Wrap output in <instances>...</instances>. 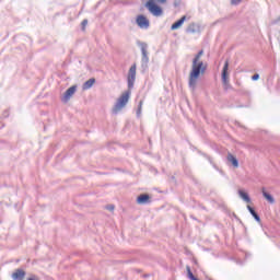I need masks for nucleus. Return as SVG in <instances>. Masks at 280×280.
Instances as JSON below:
<instances>
[{
	"label": "nucleus",
	"mask_w": 280,
	"mask_h": 280,
	"mask_svg": "<svg viewBox=\"0 0 280 280\" xmlns=\"http://www.w3.org/2000/svg\"><path fill=\"white\" fill-rule=\"evenodd\" d=\"M137 80V63H133L128 71L127 75V84H128V91L121 94V96L118 98L116 102L114 108H113V114L117 115L121 108H125L126 104H128L131 95L132 89H135V81Z\"/></svg>",
	"instance_id": "1"
},
{
	"label": "nucleus",
	"mask_w": 280,
	"mask_h": 280,
	"mask_svg": "<svg viewBox=\"0 0 280 280\" xmlns=\"http://www.w3.org/2000/svg\"><path fill=\"white\" fill-rule=\"evenodd\" d=\"M205 50H199L192 59V66L188 81V86L191 89V91H196V84H198V78H200V73H205V71H207V66H205V62L200 60Z\"/></svg>",
	"instance_id": "2"
},
{
	"label": "nucleus",
	"mask_w": 280,
	"mask_h": 280,
	"mask_svg": "<svg viewBox=\"0 0 280 280\" xmlns=\"http://www.w3.org/2000/svg\"><path fill=\"white\" fill-rule=\"evenodd\" d=\"M137 45L140 47V51L142 54L141 68L143 71H148V65L150 63V57L148 56V43L138 40Z\"/></svg>",
	"instance_id": "3"
},
{
	"label": "nucleus",
	"mask_w": 280,
	"mask_h": 280,
	"mask_svg": "<svg viewBox=\"0 0 280 280\" xmlns=\"http://www.w3.org/2000/svg\"><path fill=\"white\" fill-rule=\"evenodd\" d=\"M144 8H147L152 16H163V8L154 2V0L147 1Z\"/></svg>",
	"instance_id": "4"
},
{
	"label": "nucleus",
	"mask_w": 280,
	"mask_h": 280,
	"mask_svg": "<svg viewBox=\"0 0 280 280\" xmlns=\"http://www.w3.org/2000/svg\"><path fill=\"white\" fill-rule=\"evenodd\" d=\"M136 23L140 30H150V20L143 14L137 15Z\"/></svg>",
	"instance_id": "5"
},
{
	"label": "nucleus",
	"mask_w": 280,
	"mask_h": 280,
	"mask_svg": "<svg viewBox=\"0 0 280 280\" xmlns=\"http://www.w3.org/2000/svg\"><path fill=\"white\" fill-rule=\"evenodd\" d=\"M78 91V86L77 85H72L70 86L63 94V96L61 97V102H63L65 104H67V102H69V100H71V97H73V95H75V92Z\"/></svg>",
	"instance_id": "6"
},
{
	"label": "nucleus",
	"mask_w": 280,
	"mask_h": 280,
	"mask_svg": "<svg viewBox=\"0 0 280 280\" xmlns=\"http://www.w3.org/2000/svg\"><path fill=\"white\" fill-rule=\"evenodd\" d=\"M222 83L226 86L229 84V61L224 62L222 69Z\"/></svg>",
	"instance_id": "7"
},
{
	"label": "nucleus",
	"mask_w": 280,
	"mask_h": 280,
	"mask_svg": "<svg viewBox=\"0 0 280 280\" xmlns=\"http://www.w3.org/2000/svg\"><path fill=\"white\" fill-rule=\"evenodd\" d=\"M247 211H249L250 215H253L254 220H256L258 224H261V218L259 217V213H257V210L253 208V206H247Z\"/></svg>",
	"instance_id": "8"
},
{
	"label": "nucleus",
	"mask_w": 280,
	"mask_h": 280,
	"mask_svg": "<svg viewBox=\"0 0 280 280\" xmlns=\"http://www.w3.org/2000/svg\"><path fill=\"white\" fill-rule=\"evenodd\" d=\"M187 21V15H183L179 20H177L175 23L172 24L171 30H178V27L183 26V23Z\"/></svg>",
	"instance_id": "9"
},
{
	"label": "nucleus",
	"mask_w": 280,
	"mask_h": 280,
	"mask_svg": "<svg viewBox=\"0 0 280 280\" xmlns=\"http://www.w3.org/2000/svg\"><path fill=\"white\" fill-rule=\"evenodd\" d=\"M12 279L14 280H24L25 279V271L22 269H18L15 272L12 273Z\"/></svg>",
	"instance_id": "10"
},
{
	"label": "nucleus",
	"mask_w": 280,
	"mask_h": 280,
	"mask_svg": "<svg viewBox=\"0 0 280 280\" xmlns=\"http://www.w3.org/2000/svg\"><path fill=\"white\" fill-rule=\"evenodd\" d=\"M199 31H200V27L196 23H190L186 28L187 34H196V32H199Z\"/></svg>",
	"instance_id": "11"
},
{
	"label": "nucleus",
	"mask_w": 280,
	"mask_h": 280,
	"mask_svg": "<svg viewBox=\"0 0 280 280\" xmlns=\"http://www.w3.org/2000/svg\"><path fill=\"white\" fill-rule=\"evenodd\" d=\"M228 163H231V165H233V167H240V162H237V158L234 156L233 154L229 153L228 154Z\"/></svg>",
	"instance_id": "12"
},
{
	"label": "nucleus",
	"mask_w": 280,
	"mask_h": 280,
	"mask_svg": "<svg viewBox=\"0 0 280 280\" xmlns=\"http://www.w3.org/2000/svg\"><path fill=\"white\" fill-rule=\"evenodd\" d=\"M138 205H148L150 202V195H140L137 198Z\"/></svg>",
	"instance_id": "13"
},
{
	"label": "nucleus",
	"mask_w": 280,
	"mask_h": 280,
	"mask_svg": "<svg viewBox=\"0 0 280 280\" xmlns=\"http://www.w3.org/2000/svg\"><path fill=\"white\" fill-rule=\"evenodd\" d=\"M93 84H95V78L85 81L82 86L83 91H89V89H91Z\"/></svg>",
	"instance_id": "14"
},
{
	"label": "nucleus",
	"mask_w": 280,
	"mask_h": 280,
	"mask_svg": "<svg viewBox=\"0 0 280 280\" xmlns=\"http://www.w3.org/2000/svg\"><path fill=\"white\" fill-rule=\"evenodd\" d=\"M262 196L267 199V201H269L270 205H275V197H272V195H270L266 190H262Z\"/></svg>",
	"instance_id": "15"
},
{
	"label": "nucleus",
	"mask_w": 280,
	"mask_h": 280,
	"mask_svg": "<svg viewBox=\"0 0 280 280\" xmlns=\"http://www.w3.org/2000/svg\"><path fill=\"white\" fill-rule=\"evenodd\" d=\"M187 269V277L190 280H198V278H195L194 273L191 272V268L189 266L186 267Z\"/></svg>",
	"instance_id": "16"
},
{
	"label": "nucleus",
	"mask_w": 280,
	"mask_h": 280,
	"mask_svg": "<svg viewBox=\"0 0 280 280\" xmlns=\"http://www.w3.org/2000/svg\"><path fill=\"white\" fill-rule=\"evenodd\" d=\"M143 108V101H140L137 109V117H141V110Z\"/></svg>",
	"instance_id": "17"
},
{
	"label": "nucleus",
	"mask_w": 280,
	"mask_h": 280,
	"mask_svg": "<svg viewBox=\"0 0 280 280\" xmlns=\"http://www.w3.org/2000/svg\"><path fill=\"white\" fill-rule=\"evenodd\" d=\"M242 0H231V5H240Z\"/></svg>",
	"instance_id": "18"
},
{
	"label": "nucleus",
	"mask_w": 280,
	"mask_h": 280,
	"mask_svg": "<svg viewBox=\"0 0 280 280\" xmlns=\"http://www.w3.org/2000/svg\"><path fill=\"white\" fill-rule=\"evenodd\" d=\"M238 194L243 200H246V192L244 190H238Z\"/></svg>",
	"instance_id": "19"
},
{
	"label": "nucleus",
	"mask_w": 280,
	"mask_h": 280,
	"mask_svg": "<svg viewBox=\"0 0 280 280\" xmlns=\"http://www.w3.org/2000/svg\"><path fill=\"white\" fill-rule=\"evenodd\" d=\"M155 3H160L161 5L167 3V0H153Z\"/></svg>",
	"instance_id": "20"
},
{
	"label": "nucleus",
	"mask_w": 280,
	"mask_h": 280,
	"mask_svg": "<svg viewBox=\"0 0 280 280\" xmlns=\"http://www.w3.org/2000/svg\"><path fill=\"white\" fill-rule=\"evenodd\" d=\"M106 210L107 211H115V206L109 205V206L106 207Z\"/></svg>",
	"instance_id": "21"
},
{
	"label": "nucleus",
	"mask_w": 280,
	"mask_h": 280,
	"mask_svg": "<svg viewBox=\"0 0 280 280\" xmlns=\"http://www.w3.org/2000/svg\"><path fill=\"white\" fill-rule=\"evenodd\" d=\"M81 25L82 27H86V25H89V20H83Z\"/></svg>",
	"instance_id": "22"
},
{
	"label": "nucleus",
	"mask_w": 280,
	"mask_h": 280,
	"mask_svg": "<svg viewBox=\"0 0 280 280\" xmlns=\"http://www.w3.org/2000/svg\"><path fill=\"white\" fill-rule=\"evenodd\" d=\"M252 80H254V81H257V80H259V74H254L253 77H252Z\"/></svg>",
	"instance_id": "23"
},
{
	"label": "nucleus",
	"mask_w": 280,
	"mask_h": 280,
	"mask_svg": "<svg viewBox=\"0 0 280 280\" xmlns=\"http://www.w3.org/2000/svg\"><path fill=\"white\" fill-rule=\"evenodd\" d=\"M3 117H10V112L4 110V112H3Z\"/></svg>",
	"instance_id": "24"
},
{
	"label": "nucleus",
	"mask_w": 280,
	"mask_h": 280,
	"mask_svg": "<svg viewBox=\"0 0 280 280\" xmlns=\"http://www.w3.org/2000/svg\"><path fill=\"white\" fill-rule=\"evenodd\" d=\"M27 280H38V278H36V276H33V277L28 278Z\"/></svg>",
	"instance_id": "25"
},
{
	"label": "nucleus",
	"mask_w": 280,
	"mask_h": 280,
	"mask_svg": "<svg viewBox=\"0 0 280 280\" xmlns=\"http://www.w3.org/2000/svg\"><path fill=\"white\" fill-rule=\"evenodd\" d=\"M246 202H250V197L246 195Z\"/></svg>",
	"instance_id": "26"
},
{
	"label": "nucleus",
	"mask_w": 280,
	"mask_h": 280,
	"mask_svg": "<svg viewBox=\"0 0 280 280\" xmlns=\"http://www.w3.org/2000/svg\"><path fill=\"white\" fill-rule=\"evenodd\" d=\"M238 128H242V125L240 122H235Z\"/></svg>",
	"instance_id": "27"
}]
</instances>
